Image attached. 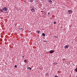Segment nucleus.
I'll return each instance as SVG.
<instances>
[{
	"mask_svg": "<svg viewBox=\"0 0 77 77\" xmlns=\"http://www.w3.org/2000/svg\"><path fill=\"white\" fill-rule=\"evenodd\" d=\"M72 10H68L67 11V13L69 14H72Z\"/></svg>",
	"mask_w": 77,
	"mask_h": 77,
	"instance_id": "obj_1",
	"label": "nucleus"
},
{
	"mask_svg": "<svg viewBox=\"0 0 77 77\" xmlns=\"http://www.w3.org/2000/svg\"><path fill=\"white\" fill-rule=\"evenodd\" d=\"M3 10L4 11H7V8L6 7H5L4 8H2Z\"/></svg>",
	"mask_w": 77,
	"mask_h": 77,
	"instance_id": "obj_2",
	"label": "nucleus"
},
{
	"mask_svg": "<svg viewBox=\"0 0 77 77\" xmlns=\"http://www.w3.org/2000/svg\"><path fill=\"white\" fill-rule=\"evenodd\" d=\"M48 2L49 3H50V4H52V3H53V2L51 0H48Z\"/></svg>",
	"mask_w": 77,
	"mask_h": 77,
	"instance_id": "obj_3",
	"label": "nucleus"
},
{
	"mask_svg": "<svg viewBox=\"0 0 77 77\" xmlns=\"http://www.w3.org/2000/svg\"><path fill=\"white\" fill-rule=\"evenodd\" d=\"M54 51L53 50H51L49 52L51 54H52V53H54Z\"/></svg>",
	"mask_w": 77,
	"mask_h": 77,
	"instance_id": "obj_4",
	"label": "nucleus"
},
{
	"mask_svg": "<svg viewBox=\"0 0 77 77\" xmlns=\"http://www.w3.org/2000/svg\"><path fill=\"white\" fill-rule=\"evenodd\" d=\"M31 11H32V12H35V10L33 8L31 9Z\"/></svg>",
	"mask_w": 77,
	"mask_h": 77,
	"instance_id": "obj_5",
	"label": "nucleus"
},
{
	"mask_svg": "<svg viewBox=\"0 0 77 77\" xmlns=\"http://www.w3.org/2000/svg\"><path fill=\"white\" fill-rule=\"evenodd\" d=\"M69 47V46H67V45H66L64 46V48H68Z\"/></svg>",
	"mask_w": 77,
	"mask_h": 77,
	"instance_id": "obj_6",
	"label": "nucleus"
},
{
	"mask_svg": "<svg viewBox=\"0 0 77 77\" xmlns=\"http://www.w3.org/2000/svg\"><path fill=\"white\" fill-rule=\"evenodd\" d=\"M0 12H3V10L2 9H0Z\"/></svg>",
	"mask_w": 77,
	"mask_h": 77,
	"instance_id": "obj_7",
	"label": "nucleus"
},
{
	"mask_svg": "<svg viewBox=\"0 0 77 77\" xmlns=\"http://www.w3.org/2000/svg\"><path fill=\"white\" fill-rule=\"evenodd\" d=\"M42 36H45V34L44 33H43L42 34Z\"/></svg>",
	"mask_w": 77,
	"mask_h": 77,
	"instance_id": "obj_8",
	"label": "nucleus"
},
{
	"mask_svg": "<svg viewBox=\"0 0 77 77\" xmlns=\"http://www.w3.org/2000/svg\"><path fill=\"white\" fill-rule=\"evenodd\" d=\"M19 30H23V28H19Z\"/></svg>",
	"mask_w": 77,
	"mask_h": 77,
	"instance_id": "obj_9",
	"label": "nucleus"
},
{
	"mask_svg": "<svg viewBox=\"0 0 77 77\" xmlns=\"http://www.w3.org/2000/svg\"><path fill=\"white\" fill-rule=\"evenodd\" d=\"M30 2H31V3L33 2V0H30Z\"/></svg>",
	"mask_w": 77,
	"mask_h": 77,
	"instance_id": "obj_10",
	"label": "nucleus"
},
{
	"mask_svg": "<svg viewBox=\"0 0 77 77\" xmlns=\"http://www.w3.org/2000/svg\"><path fill=\"white\" fill-rule=\"evenodd\" d=\"M24 62H27V60H24Z\"/></svg>",
	"mask_w": 77,
	"mask_h": 77,
	"instance_id": "obj_11",
	"label": "nucleus"
},
{
	"mask_svg": "<svg viewBox=\"0 0 77 77\" xmlns=\"http://www.w3.org/2000/svg\"><path fill=\"white\" fill-rule=\"evenodd\" d=\"M30 69L31 70H32V69H31V68H30V67H28L27 68V69Z\"/></svg>",
	"mask_w": 77,
	"mask_h": 77,
	"instance_id": "obj_12",
	"label": "nucleus"
},
{
	"mask_svg": "<svg viewBox=\"0 0 77 77\" xmlns=\"http://www.w3.org/2000/svg\"><path fill=\"white\" fill-rule=\"evenodd\" d=\"M14 67H15V68H17V65L15 66H14Z\"/></svg>",
	"mask_w": 77,
	"mask_h": 77,
	"instance_id": "obj_13",
	"label": "nucleus"
},
{
	"mask_svg": "<svg viewBox=\"0 0 77 77\" xmlns=\"http://www.w3.org/2000/svg\"><path fill=\"white\" fill-rule=\"evenodd\" d=\"M54 65H57V63H54Z\"/></svg>",
	"mask_w": 77,
	"mask_h": 77,
	"instance_id": "obj_14",
	"label": "nucleus"
},
{
	"mask_svg": "<svg viewBox=\"0 0 77 77\" xmlns=\"http://www.w3.org/2000/svg\"><path fill=\"white\" fill-rule=\"evenodd\" d=\"M56 22H54V24H56Z\"/></svg>",
	"mask_w": 77,
	"mask_h": 77,
	"instance_id": "obj_15",
	"label": "nucleus"
},
{
	"mask_svg": "<svg viewBox=\"0 0 77 77\" xmlns=\"http://www.w3.org/2000/svg\"><path fill=\"white\" fill-rule=\"evenodd\" d=\"M55 77H58V76H56V75L55 76Z\"/></svg>",
	"mask_w": 77,
	"mask_h": 77,
	"instance_id": "obj_16",
	"label": "nucleus"
},
{
	"mask_svg": "<svg viewBox=\"0 0 77 77\" xmlns=\"http://www.w3.org/2000/svg\"><path fill=\"white\" fill-rule=\"evenodd\" d=\"M37 32H38V33H39V31H37Z\"/></svg>",
	"mask_w": 77,
	"mask_h": 77,
	"instance_id": "obj_17",
	"label": "nucleus"
},
{
	"mask_svg": "<svg viewBox=\"0 0 77 77\" xmlns=\"http://www.w3.org/2000/svg\"><path fill=\"white\" fill-rule=\"evenodd\" d=\"M23 57V58H24V56H23V57Z\"/></svg>",
	"mask_w": 77,
	"mask_h": 77,
	"instance_id": "obj_18",
	"label": "nucleus"
},
{
	"mask_svg": "<svg viewBox=\"0 0 77 77\" xmlns=\"http://www.w3.org/2000/svg\"><path fill=\"white\" fill-rule=\"evenodd\" d=\"M54 37H56L57 38V36H54Z\"/></svg>",
	"mask_w": 77,
	"mask_h": 77,
	"instance_id": "obj_19",
	"label": "nucleus"
},
{
	"mask_svg": "<svg viewBox=\"0 0 77 77\" xmlns=\"http://www.w3.org/2000/svg\"><path fill=\"white\" fill-rule=\"evenodd\" d=\"M48 15H49V14H50V13H48Z\"/></svg>",
	"mask_w": 77,
	"mask_h": 77,
	"instance_id": "obj_20",
	"label": "nucleus"
},
{
	"mask_svg": "<svg viewBox=\"0 0 77 77\" xmlns=\"http://www.w3.org/2000/svg\"><path fill=\"white\" fill-rule=\"evenodd\" d=\"M31 32V31H29V32Z\"/></svg>",
	"mask_w": 77,
	"mask_h": 77,
	"instance_id": "obj_21",
	"label": "nucleus"
},
{
	"mask_svg": "<svg viewBox=\"0 0 77 77\" xmlns=\"http://www.w3.org/2000/svg\"><path fill=\"white\" fill-rule=\"evenodd\" d=\"M43 42H45V41H43Z\"/></svg>",
	"mask_w": 77,
	"mask_h": 77,
	"instance_id": "obj_22",
	"label": "nucleus"
}]
</instances>
